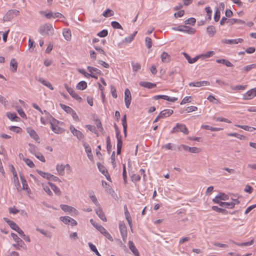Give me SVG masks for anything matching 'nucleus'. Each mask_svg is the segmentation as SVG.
<instances>
[{
  "label": "nucleus",
  "mask_w": 256,
  "mask_h": 256,
  "mask_svg": "<svg viewBox=\"0 0 256 256\" xmlns=\"http://www.w3.org/2000/svg\"><path fill=\"white\" fill-rule=\"evenodd\" d=\"M54 31L52 24L48 23L41 25L38 28V32L42 36H52Z\"/></svg>",
  "instance_id": "f257e3e1"
},
{
  "label": "nucleus",
  "mask_w": 256,
  "mask_h": 256,
  "mask_svg": "<svg viewBox=\"0 0 256 256\" xmlns=\"http://www.w3.org/2000/svg\"><path fill=\"white\" fill-rule=\"evenodd\" d=\"M87 69L88 70V72H90V74H88V73L86 72L85 71V70L84 69L80 70L79 72H80L81 74H83L84 75V76L86 77L90 76V77L96 79L98 78V76L94 74H92L93 72H96V74H101V71L100 70H98L96 68L88 66L87 67Z\"/></svg>",
  "instance_id": "f03ea898"
},
{
  "label": "nucleus",
  "mask_w": 256,
  "mask_h": 256,
  "mask_svg": "<svg viewBox=\"0 0 256 256\" xmlns=\"http://www.w3.org/2000/svg\"><path fill=\"white\" fill-rule=\"evenodd\" d=\"M11 236L16 242V244H12L13 246L18 250H20V248L26 249L24 242L16 234L12 233Z\"/></svg>",
  "instance_id": "7ed1b4c3"
},
{
  "label": "nucleus",
  "mask_w": 256,
  "mask_h": 256,
  "mask_svg": "<svg viewBox=\"0 0 256 256\" xmlns=\"http://www.w3.org/2000/svg\"><path fill=\"white\" fill-rule=\"evenodd\" d=\"M20 12L16 10H10L6 12L4 16V20L5 21H10L14 16H18Z\"/></svg>",
  "instance_id": "20e7f679"
},
{
  "label": "nucleus",
  "mask_w": 256,
  "mask_h": 256,
  "mask_svg": "<svg viewBox=\"0 0 256 256\" xmlns=\"http://www.w3.org/2000/svg\"><path fill=\"white\" fill-rule=\"evenodd\" d=\"M43 112V114H44V116H42L40 118V122L42 124L45 125L48 122H50H50L53 120L54 119H55L46 110H44Z\"/></svg>",
  "instance_id": "39448f33"
},
{
  "label": "nucleus",
  "mask_w": 256,
  "mask_h": 256,
  "mask_svg": "<svg viewBox=\"0 0 256 256\" xmlns=\"http://www.w3.org/2000/svg\"><path fill=\"white\" fill-rule=\"evenodd\" d=\"M115 128L116 130V138L117 139V154H120L121 153V150L122 146V142L121 138V136L120 134V132L118 130V127L115 126Z\"/></svg>",
  "instance_id": "423d86ee"
},
{
  "label": "nucleus",
  "mask_w": 256,
  "mask_h": 256,
  "mask_svg": "<svg viewBox=\"0 0 256 256\" xmlns=\"http://www.w3.org/2000/svg\"><path fill=\"white\" fill-rule=\"evenodd\" d=\"M119 229L122 240L125 242L126 240L128 232L127 228L123 222H120Z\"/></svg>",
  "instance_id": "0eeeda50"
},
{
  "label": "nucleus",
  "mask_w": 256,
  "mask_h": 256,
  "mask_svg": "<svg viewBox=\"0 0 256 256\" xmlns=\"http://www.w3.org/2000/svg\"><path fill=\"white\" fill-rule=\"evenodd\" d=\"M64 88L66 90L69 94L76 100L81 102L82 98L72 88L69 87L67 84H64Z\"/></svg>",
  "instance_id": "6e6552de"
},
{
  "label": "nucleus",
  "mask_w": 256,
  "mask_h": 256,
  "mask_svg": "<svg viewBox=\"0 0 256 256\" xmlns=\"http://www.w3.org/2000/svg\"><path fill=\"white\" fill-rule=\"evenodd\" d=\"M59 122L56 119H54L53 120L50 122L51 128L52 130L56 134H61L62 132V129L58 126Z\"/></svg>",
  "instance_id": "1a4fd4ad"
},
{
  "label": "nucleus",
  "mask_w": 256,
  "mask_h": 256,
  "mask_svg": "<svg viewBox=\"0 0 256 256\" xmlns=\"http://www.w3.org/2000/svg\"><path fill=\"white\" fill-rule=\"evenodd\" d=\"M256 96L255 88L250 89L243 95L242 99L244 100H250Z\"/></svg>",
  "instance_id": "9d476101"
},
{
  "label": "nucleus",
  "mask_w": 256,
  "mask_h": 256,
  "mask_svg": "<svg viewBox=\"0 0 256 256\" xmlns=\"http://www.w3.org/2000/svg\"><path fill=\"white\" fill-rule=\"evenodd\" d=\"M60 218L66 224H70L72 226L77 224V222L74 218L68 216H60Z\"/></svg>",
  "instance_id": "9b49d317"
},
{
  "label": "nucleus",
  "mask_w": 256,
  "mask_h": 256,
  "mask_svg": "<svg viewBox=\"0 0 256 256\" xmlns=\"http://www.w3.org/2000/svg\"><path fill=\"white\" fill-rule=\"evenodd\" d=\"M132 100V96L130 90L126 88L124 90V103L127 108H130Z\"/></svg>",
  "instance_id": "f8f14e48"
},
{
  "label": "nucleus",
  "mask_w": 256,
  "mask_h": 256,
  "mask_svg": "<svg viewBox=\"0 0 256 256\" xmlns=\"http://www.w3.org/2000/svg\"><path fill=\"white\" fill-rule=\"evenodd\" d=\"M70 129L73 135L76 136L78 140H80L84 138L83 134L80 131L76 130L73 126L71 125Z\"/></svg>",
  "instance_id": "ddd939ff"
},
{
  "label": "nucleus",
  "mask_w": 256,
  "mask_h": 256,
  "mask_svg": "<svg viewBox=\"0 0 256 256\" xmlns=\"http://www.w3.org/2000/svg\"><path fill=\"white\" fill-rule=\"evenodd\" d=\"M153 98L155 100H158L160 98L163 99L164 100H166L168 101H170L171 102H174L178 100V98L175 97H170L166 95H156L154 96L153 97Z\"/></svg>",
  "instance_id": "4468645a"
},
{
  "label": "nucleus",
  "mask_w": 256,
  "mask_h": 256,
  "mask_svg": "<svg viewBox=\"0 0 256 256\" xmlns=\"http://www.w3.org/2000/svg\"><path fill=\"white\" fill-rule=\"evenodd\" d=\"M26 130L32 138L38 142V143L40 142H38L39 136L34 129L30 127H28L26 128Z\"/></svg>",
  "instance_id": "2eb2a0df"
},
{
  "label": "nucleus",
  "mask_w": 256,
  "mask_h": 256,
  "mask_svg": "<svg viewBox=\"0 0 256 256\" xmlns=\"http://www.w3.org/2000/svg\"><path fill=\"white\" fill-rule=\"evenodd\" d=\"M228 199V195L224 193H220L212 200L214 202H219L220 200H226Z\"/></svg>",
  "instance_id": "dca6fc26"
},
{
  "label": "nucleus",
  "mask_w": 256,
  "mask_h": 256,
  "mask_svg": "<svg viewBox=\"0 0 256 256\" xmlns=\"http://www.w3.org/2000/svg\"><path fill=\"white\" fill-rule=\"evenodd\" d=\"M243 42V39L238 38L236 39L230 40V39H225L222 40V42L228 44H236L238 43H241Z\"/></svg>",
  "instance_id": "f3484780"
},
{
  "label": "nucleus",
  "mask_w": 256,
  "mask_h": 256,
  "mask_svg": "<svg viewBox=\"0 0 256 256\" xmlns=\"http://www.w3.org/2000/svg\"><path fill=\"white\" fill-rule=\"evenodd\" d=\"M82 145L85 149L86 153L87 154L88 157L90 160H92L93 158V156L92 154L91 148L89 144H87L86 142H84Z\"/></svg>",
  "instance_id": "a211bd4d"
},
{
  "label": "nucleus",
  "mask_w": 256,
  "mask_h": 256,
  "mask_svg": "<svg viewBox=\"0 0 256 256\" xmlns=\"http://www.w3.org/2000/svg\"><path fill=\"white\" fill-rule=\"evenodd\" d=\"M90 222L91 224L101 234L105 230L106 228H104L102 226L96 222H94L92 219L90 220Z\"/></svg>",
  "instance_id": "6ab92c4d"
},
{
  "label": "nucleus",
  "mask_w": 256,
  "mask_h": 256,
  "mask_svg": "<svg viewBox=\"0 0 256 256\" xmlns=\"http://www.w3.org/2000/svg\"><path fill=\"white\" fill-rule=\"evenodd\" d=\"M128 246L129 248L135 256H140L139 252L132 241L130 240L128 242Z\"/></svg>",
  "instance_id": "aec40b11"
},
{
  "label": "nucleus",
  "mask_w": 256,
  "mask_h": 256,
  "mask_svg": "<svg viewBox=\"0 0 256 256\" xmlns=\"http://www.w3.org/2000/svg\"><path fill=\"white\" fill-rule=\"evenodd\" d=\"M95 210L96 214L104 222L106 221V218L105 216V215L103 212L102 209L99 206Z\"/></svg>",
  "instance_id": "412c9836"
},
{
  "label": "nucleus",
  "mask_w": 256,
  "mask_h": 256,
  "mask_svg": "<svg viewBox=\"0 0 256 256\" xmlns=\"http://www.w3.org/2000/svg\"><path fill=\"white\" fill-rule=\"evenodd\" d=\"M162 61L164 63H168L170 60V56L166 52H164L160 55Z\"/></svg>",
  "instance_id": "4be33fe9"
},
{
  "label": "nucleus",
  "mask_w": 256,
  "mask_h": 256,
  "mask_svg": "<svg viewBox=\"0 0 256 256\" xmlns=\"http://www.w3.org/2000/svg\"><path fill=\"white\" fill-rule=\"evenodd\" d=\"M196 32V30L195 28L184 25L182 31V32H185L190 34H194Z\"/></svg>",
  "instance_id": "5701e85b"
},
{
  "label": "nucleus",
  "mask_w": 256,
  "mask_h": 256,
  "mask_svg": "<svg viewBox=\"0 0 256 256\" xmlns=\"http://www.w3.org/2000/svg\"><path fill=\"white\" fill-rule=\"evenodd\" d=\"M173 112H174L172 110L166 109L160 112V114L162 117V118H164L170 116L173 114Z\"/></svg>",
  "instance_id": "b1692460"
},
{
  "label": "nucleus",
  "mask_w": 256,
  "mask_h": 256,
  "mask_svg": "<svg viewBox=\"0 0 256 256\" xmlns=\"http://www.w3.org/2000/svg\"><path fill=\"white\" fill-rule=\"evenodd\" d=\"M183 54L186 58L188 60V63L190 64H194L200 58V56H198L192 58H190V56L186 53L183 52Z\"/></svg>",
  "instance_id": "393cba45"
},
{
  "label": "nucleus",
  "mask_w": 256,
  "mask_h": 256,
  "mask_svg": "<svg viewBox=\"0 0 256 256\" xmlns=\"http://www.w3.org/2000/svg\"><path fill=\"white\" fill-rule=\"evenodd\" d=\"M139 84L141 86L148 88H152L156 86V84L148 82H140Z\"/></svg>",
  "instance_id": "a878e982"
},
{
  "label": "nucleus",
  "mask_w": 256,
  "mask_h": 256,
  "mask_svg": "<svg viewBox=\"0 0 256 256\" xmlns=\"http://www.w3.org/2000/svg\"><path fill=\"white\" fill-rule=\"evenodd\" d=\"M227 23H228L230 24H245V22L240 19L231 18L228 19L227 20Z\"/></svg>",
  "instance_id": "bb28decb"
},
{
  "label": "nucleus",
  "mask_w": 256,
  "mask_h": 256,
  "mask_svg": "<svg viewBox=\"0 0 256 256\" xmlns=\"http://www.w3.org/2000/svg\"><path fill=\"white\" fill-rule=\"evenodd\" d=\"M62 34L66 40H70L72 37L71 31L70 29H64L62 31Z\"/></svg>",
  "instance_id": "cd10ccee"
},
{
  "label": "nucleus",
  "mask_w": 256,
  "mask_h": 256,
  "mask_svg": "<svg viewBox=\"0 0 256 256\" xmlns=\"http://www.w3.org/2000/svg\"><path fill=\"white\" fill-rule=\"evenodd\" d=\"M60 206L61 208L64 212H76V210L74 208L68 205L61 204Z\"/></svg>",
  "instance_id": "c85d7f7f"
},
{
  "label": "nucleus",
  "mask_w": 256,
  "mask_h": 256,
  "mask_svg": "<svg viewBox=\"0 0 256 256\" xmlns=\"http://www.w3.org/2000/svg\"><path fill=\"white\" fill-rule=\"evenodd\" d=\"M56 170L60 176H64V174L65 166L64 164H57L56 166Z\"/></svg>",
  "instance_id": "c756f323"
},
{
  "label": "nucleus",
  "mask_w": 256,
  "mask_h": 256,
  "mask_svg": "<svg viewBox=\"0 0 256 256\" xmlns=\"http://www.w3.org/2000/svg\"><path fill=\"white\" fill-rule=\"evenodd\" d=\"M38 81L40 82L41 84H42L43 85L48 87L50 90H54V87L52 86V84L49 82L44 80L43 78H38Z\"/></svg>",
  "instance_id": "7c9ffc66"
},
{
  "label": "nucleus",
  "mask_w": 256,
  "mask_h": 256,
  "mask_svg": "<svg viewBox=\"0 0 256 256\" xmlns=\"http://www.w3.org/2000/svg\"><path fill=\"white\" fill-rule=\"evenodd\" d=\"M177 127L178 129V132H181L185 134H188V130L186 127V125L183 124H177Z\"/></svg>",
  "instance_id": "2f4dec72"
},
{
  "label": "nucleus",
  "mask_w": 256,
  "mask_h": 256,
  "mask_svg": "<svg viewBox=\"0 0 256 256\" xmlns=\"http://www.w3.org/2000/svg\"><path fill=\"white\" fill-rule=\"evenodd\" d=\"M102 186L105 188V190L106 191V192L111 194H112L114 192V191L113 190L111 186L109 184H108L104 180H102Z\"/></svg>",
  "instance_id": "473e14b6"
},
{
  "label": "nucleus",
  "mask_w": 256,
  "mask_h": 256,
  "mask_svg": "<svg viewBox=\"0 0 256 256\" xmlns=\"http://www.w3.org/2000/svg\"><path fill=\"white\" fill-rule=\"evenodd\" d=\"M206 32L210 36H213L216 32L215 27L213 26H208L206 28Z\"/></svg>",
  "instance_id": "72a5a7b5"
},
{
  "label": "nucleus",
  "mask_w": 256,
  "mask_h": 256,
  "mask_svg": "<svg viewBox=\"0 0 256 256\" xmlns=\"http://www.w3.org/2000/svg\"><path fill=\"white\" fill-rule=\"evenodd\" d=\"M10 67L13 72H16L18 68V62L14 58H12L10 62Z\"/></svg>",
  "instance_id": "f704fd0d"
},
{
  "label": "nucleus",
  "mask_w": 256,
  "mask_h": 256,
  "mask_svg": "<svg viewBox=\"0 0 256 256\" xmlns=\"http://www.w3.org/2000/svg\"><path fill=\"white\" fill-rule=\"evenodd\" d=\"M235 126H237L238 128H242L243 130H244L246 131H248V132H252L254 130H256V128L254 127H251V126H245V125L236 124Z\"/></svg>",
  "instance_id": "c9c22d12"
},
{
  "label": "nucleus",
  "mask_w": 256,
  "mask_h": 256,
  "mask_svg": "<svg viewBox=\"0 0 256 256\" xmlns=\"http://www.w3.org/2000/svg\"><path fill=\"white\" fill-rule=\"evenodd\" d=\"M202 128L205 129V130H210L212 132H217V131H220L222 130V128H220L212 127L208 125H202Z\"/></svg>",
  "instance_id": "e433bc0d"
},
{
  "label": "nucleus",
  "mask_w": 256,
  "mask_h": 256,
  "mask_svg": "<svg viewBox=\"0 0 256 256\" xmlns=\"http://www.w3.org/2000/svg\"><path fill=\"white\" fill-rule=\"evenodd\" d=\"M216 62L218 64H222L228 67L233 66V64L229 60L225 59H218L216 60Z\"/></svg>",
  "instance_id": "4c0bfd02"
},
{
  "label": "nucleus",
  "mask_w": 256,
  "mask_h": 256,
  "mask_svg": "<svg viewBox=\"0 0 256 256\" xmlns=\"http://www.w3.org/2000/svg\"><path fill=\"white\" fill-rule=\"evenodd\" d=\"M48 184L50 186L51 188L53 190L56 194H60L61 192L60 188L55 184L52 182H48Z\"/></svg>",
  "instance_id": "58836bf2"
},
{
  "label": "nucleus",
  "mask_w": 256,
  "mask_h": 256,
  "mask_svg": "<svg viewBox=\"0 0 256 256\" xmlns=\"http://www.w3.org/2000/svg\"><path fill=\"white\" fill-rule=\"evenodd\" d=\"M87 87V84L85 81H80L76 86V88L78 90H84Z\"/></svg>",
  "instance_id": "ea45409f"
},
{
  "label": "nucleus",
  "mask_w": 256,
  "mask_h": 256,
  "mask_svg": "<svg viewBox=\"0 0 256 256\" xmlns=\"http://www.w3.org/2000/svg\"><path fill=\"white\" fill-rule=\"evenodd\" d=\"M16 232H18V233L20 234V236L24 240H25L26 241L28 242H30V238L28 236H26L24 232L20 229V228Z\"/></svg>",
  "instance_id": "a19ab883"
},
{
  "label": "nucleus",
  "mask_w": 256,
  "mask_h": 256,
  "mask_svg": "<svg viewBox=\"0 0 256 256\" xmlns=\"http://www.w3.org/2000/svg\"><path fill=\"white\" fill-rule=\"evenodd\" d=\"M36 172L40 176L44 178H46L48 180H50V176L52 174L45 172L40 170H37Z\"/></svg>",
  "instance_id": "79ce46f5"
},
{
  "label": "nucleus",
  "mask_w": 256,
  "mask_h": 256,
  "mask_svg": "<svg viewBox=\"0 0 256 256\" xmlns=\"http://www.w3.org/2000/svg\"><path fill=\"white\" fill-rule=\"evenodd\" d=\"M8 118L13 121L17 122L19 119L18 117L16 116L15 113L8 112L6 114Z\"/></svg>",
  "instance_id": "37998d69"
},
{
  "label": "nucleus",
  "mask_w": 256,
  "mask_h": 256,
  "mask_svg": "<svg viewBox=\"0 0 256 256\" xmlns=\"http://www.w3.org/2000/svg\"><path fill=\"white\" fill-rule=\"evenodd\" d=\"M88 244L90 250L94 252L97 256H101L100 254L98 252L96 246L94 244H92L91 242H88Z\"/></svg>",
  "instance_id": "c03bdc74"
},
{
  "label": "nucleus",
  "mask_w": 256,
  "mask_h": 256,
  "mask_svg": "<svg viewBox=\"0 0 256 256\" xmlns=\"http://www.w3.org/2000/svg\"><path fill=\"white\" fill-rule=\"evenodd\" d=\"M162 148L168 150H176V146L172 143H168L162 146Z\"/></svg>",
  "instance_id": "a18cd8bd"
},
{
  "label": "nucleus",
  "mask_w": 256,
  "mask_h": 256,
  "mask_svg": "<svg viewBox=\"0 0 256 256\" xmlns=\"http://www.w3.org/2000/svg\"><path fill=\"white\" fill-rule=\"evenodd\" d=\"M36 230L40 232L42 234L44 235L46 237L50 238L52 237V234L50 232L45 231L40 228H36Z\"/></svg>",
  "instance_id": "49530a36"
},
{
  "label": "nucleus",
  "mask_w": 256,
  "mask_h": 256,
  "mask_svg": "<svg viewBox=\"0 0 256 256\" xmlns=\"http://www.w3.org/2000/svg\"><path fill=\"white\" fill-rule=\"evenodd\" d=\"M102 15L104 17L108 18L113 16L114 12L112 10L108 8L102 13Z\"/></svg>",
  "instance_id": "de8ad7c7"
},
{
  "label": "nucleus",
  "mask_w": 256,
  "mask_h": 256,
  "mask_svg": "<svg viewBox=\"0 0 256 256\" xmlns=\"http://www.w3.org/2000/svg\"><path fill=\"white\" fill-rule=\"evenodd\" d=\"M20 178L22 181V189L25 190H28L29 189L28 186L27 184V182L24 177L21 175H20Z\"/></svg>",
  "instance_id": "09e8293b"
},
{
  "label": "nucleus",
  "mask_w": 256,
  "mask_h": 256,
  "mask_svg": "<svg viewBox=\"0 0 256 256\" xmlns=\"http://www.w3.org/2000/svg\"><path fill=\"white\" fill-rule=\"evenodd\" d=\"M61 108L64 110L66 112L70 114L74 110L70 107L67 106L64 104H60Z\"/></svg>",
  "instance_id": "8fccbe9b"
},
{
  "label": "nucleus",
  "mask_w": 256,
  "mask_h": 256,
  "mask_svg": "<svg viewBox=\"0 0 256 256\" xmlns=\"http://www.w3.org/2000/svg\"><path fill=\"white\" fill-rule=\"evenodd\" d=\"M246 86L243 85H237L235 86H230V88L233 90H244L246 88Z\"/></svg>",
  "instance_id": "3c124183"
},
{
  "label": "nucleus",
  "mask_w": 256,
  "mask_h": 256,
  "mask_svg": "<svg viewBox=\"0 0 256 256\" xmlns=\"http://www.w3.org/2000/svg\"><path fill=\"white\" fill-rule=\"evenodd\" d=\"M132 66L134 72H137L138 70H140L141 68L140 64L138 62H132Z\"/></svg>",
  "instance_id": "603ef678"
},
{
  "label": "nucleus",
  "mask_w": 256,
  "mask_h": 256,
  "mask_svg": "<svg viewBox=\"0 0 256 256\" xmlns=\"http://www.w3.org/2000/svg\"><path fill=\"white\" fill-rule=\"evenodd\" d=\"M227 135L228 136H234V137H236L238 139H240V140H243L245 138V136H244L243 135L240 134L236 133V132L228 133V134H227Z\"/></svg>",
  "instance_id": "864d4df0"
},
{
  "label": "nucleus",
  "mask_w": 256,
  "mask_h": 256,
  "mask_svg": "<svg viewBox=\"0 0 256 256\" xmlns=\"http://www.w3.org/2000/svg\"><path fill=\"white\" fill-rule=\"evenodd\" d=\"M28 146H29L28 150H29L30 152L33 154H36V151H37V148L36 147V146H35L34 144H29Z\"/></svg>",
  "instance_id": "5fc2aeb1"
},
{
  "label": "nucleus",
  "mask_w": 256,
  "mask_h": 256,
  "mask_svg": "<svg viewBox=\"0 0 256 256\" xmlns=\"http://www.w3.org/2000/svg\"><path fill=\"white\" fill-rule=\"evenodd\" d=\"M97 166L99 170L104 174H105V173L107 174L108 171L105 168V167L102 165L100 163L98 162Z\"/></svg>",
  "instance_id": "6e6d98bb"
},
{
  "label": "nucleus",
  "mask_w": 256,
  "mask_h": 256,
  "mask_svg": "<svg viewBox=\"0 0 256 256\" xmlns=\"http://www.w3.org/2000/svg\"><path fill=\"white\" fill-rule=\"evenodd\" d=\"M145 44L147 48H150L152 45V39L149 37H146L145 38Z\"/></svg>",
  "instance_id": "4d7b16f0"
},
{
  "label": "nucleus",
  "mask_w": 256,
  "mask_h": 256,
  "mask_svg": "<svg viewBox=\"0 0 256 256\" xmlns=\"http://www.w3.org/2000/svg\"><path fill=\"white\" fill-rule=\"evenodd\" d=\"M214 54V52L213 51H208L206 52V54H202L200 55V58H202L203 59L208 58L212 56Z\"/></svg>",
  "instance_id": "13d9d810"
},
{
  "label": "nucleus",
  "mask_w": 256,
  "mask_h": 256,
  "mask_svg": "<svg viewBox=\"0 0 256 256\" xmlns=\"http://www.w3.org/2000/svg\"><path fill=\"white\" fill-rule=\"evenodd\" d=\"M256 67V64H251L248 65V66H244L242 68V70L246 72H248L250 70H251L254 68Z\"/></svg>",
  "instance_id": "bf43d9fd"
},
{
  "label": "nucleus",
  "mask_w": 256,
  "mask_h": 256,
  "mask_svg": "<svg viewBox=\"0 0 256 256\" xmlns=\"http://www.w3.org/2000/svg\"><path fill=\"white\" fill-rule=\"evenodd\" d=\"M196 22V20L194 18H190L184 21L186 24H191L194 26Z\"/></svg>",
  "instance_id": "052dcab7"
},
{
  "label": "nucleus",
  "mask_w": 256,
  "mask_h": 256,
  "mask_svg": "<svg viewBox=\"0 0 256 256\" xmlns=\"http://www.w3.org/2000/svg\"><path fill=\"white\" fill-rule=\"evenodd\" d=\"M111 26L112 27L116 29H122V26L117 22L116 21H112L111 22Z\"/></svg>",
  "instance_id": "680f3d73"
},
{
  "label": "nucleus",
  "mask_w": 256,
  "mask_h": 256,
  "mask_svg": "<svg viewBox=\"0 0 256 256\" xmlns=\"http://www.w3.org/2000/svg\"><path fill=\"white\" fill-rule=\"evenodd\" d=\"M220 10L216 8L215 12H214V20L215 22H218L220 18Z\"/></svg>",
  "instance_id": "e2e57ef3"
},
{
  "label": "nucleus",
  "mask_w": 256,
  "mask_h": 256,
  "mask_svg": "<svg viewBox=\"0 0 256 256\" xmlns=\"http://www.w3.org/2000/svg\"><path fill=\"white\" fill-rule=\"evenodd\" d=\"M10 224H8L10 227L15 231L17 232L20 228L19 226L13 221L12 222H9Z\"/></svg>",
  "instance_id": "0e129e2a"
},
{
  "label": "nucleus",
  "mask_w": 256,
  "mask_h": 256,
  "mask_svg": "<svg viewBox=\"0 0 256 256\" xmlns=\"http://www.w3.org/2000/svg\"><path fill=\"white\" fill-rule=\"evenodd\" d=\"M108 34V32L106 30H103L98 33L97 35L100 38L106 37Z\"/></svg>",
  "instance_id": "69168bd1"
},
{
  "label": "nucleus",
  "mask_w": 256,
  "mask_h": 256,
  "mask_svg": "<svg viewBox=\"0 0 256 256\" xmlns=\"http://www.w3.org/2000/svg\"><path fill=\"white\" fill-rule=\"evenodd\" d=\"M23 160L30 168H33L34 166V162L28 158H23Z\"/></svg>",
  "instance_id": "338daca9"
},
{
  "label": "nucleus",
  "mask_w": 256,
  "mask_h": 256,
  "mask_svg": "<svg viewBox=\"0 0 256 256\" xmlns=\"http://www.w3.org/2000/svg\"><path fill=\"white\" fill-rule=\"evenodd\" d=\"M102 234L106 238H107L110 241L112 242L114 240L112 237L106 230L104 232H102Z\"/></svg>",
  "instance_id": "774afa93"
}]
</instances>
